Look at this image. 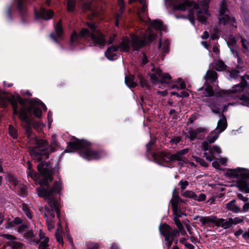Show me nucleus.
Here are the masks:
<instances>
[{
    "label": "nucleus",
    "instance_id": "obj_18",
    "mask_svg": "<svg viewBox=\"0 0 249 249\" xmlns=\"http://www.w3.org/2000/svg\"><path fill=\"white\" fill-rule=\"evenodd\" d=\"M35 13L36 18H42L46 20L51 19L53 13L51 10H46L43 8H41L38 12L35 9Z\"/></svg>",
    "mask_w": 249,
    "mask_h": 249
},
{
    "label": "nucleus",
    "instance_id": "obj_60",
    "mask_svg": "<svg viewBox=\"0 0 249 249\" xmlns=\"http://www.w3.org/2000/svg\"><path fill=\"white\" fill-rule=\"evenodd\" d=\"M15 224L13 221H11L6 224V225L5 226V228H6V229L11 228L15 226Z\"/></svg>",
    "mask_w": 249,
    "mask_h": 249
},
{
    "label": "nucleus",
    "instance_id": "obj_43",
    "mask_svg": "<svg viewBox=\"0 0 249 249\" xmlns=\"http://www.w3.org/2000/svg\"><path fill=\"white\" fill-rule=\"evenodd\" d=\"M241 43L242 47L246 50H248L249 48V41L241 37Z\"/></svg>",
    "mask_w": 249,
    "mask_h": 249
},
{
    "label": "nucleus",
    "instance_id": "obj_32",
    "mask_svg": "<svg viewBox=\"0 0 249 249\" xmlns=\"http://www.w3.org/2000/svg\"><path fill=\"white\" fill-rule=\"evenodd\" d=\"M30 0H18V8L21 12H24L25 10V3L29 2Z\"/></svg>",
    "mask_w": 249,
    "mask_h": 249
},
{
    "label": "nucleus",
    "instance_id": "obj_27",
    "mask_svg": "<svg viewBox=\"0 0 249 249\" xmlns=\"http://www.w3.org/2000/svg\"><path fill=\"white\" fill-rule=\"evenodd\" d=\"M208 106L210 107L212 111L214 113H220L221 105L219 104V102L216 101L214 103H210L209 104Z\"/></svg>",
    "mask_w": 249,
    "mask_h": 249
},
{
    "label": "nucleus",
    "instance_id": "obj_34",
    "mask_svg": "<svg viewBox=\"0 0 249 249\" xmlns=\"http://www.w3.org/2000/svg\"><path fill=\"white\" fill-rule=\"evenodd\" d=\"M226 65L221 61L219 60L215 63L214 68L218 71H222L226 69Z\"/></svg>",
    "mask_w": 249,
    "mask_h": 249
},
{
    "label": "nucleus",
    "instance_id": "obj_53",
    "mask_svg": "<svg viewBox=\"0 0 249 249\" xmlns=\"http://www.w3.org/2000/svg\"><path fill=\"white\" fill-rule=\"evenodd\" d=\"M19 189L20 192L21 193V195L22 196H25L26 194V187L25 186L23 185H20L19 186Z\"/></svg>",
    "mask_w": 249,
    "mask_h": 249
},
{
    "label": "nucleus",
    "instance_id": "obj_47",
    "mask_svg": "<svg viewBox=\"0 0 249 249\" xmlns=\"http://www.w3.org/2000/svg\"><path fill=\"white\" fill-rule=\"evenodd\" d=\"M174 217L179 218L182 215V213L178 210V208L173 209Z\"/></svg>",
    "mask_w": 249,
    "mask_h": 249
},
{
    "label": "nucleus",
    "instance_id": "obj_57",
    "mask_svg": "<svg viewBox=\"0 0 249 249\" xmlns=\"http://www.w3.org/2000/svg\"><path fill=\"white\" fill-rule=\"evenodd\" d=\"M155 141L153 140H151L148 143L146 144L147 151L149 152L150 150L151 147L154 144Z\"/></svg>",
    "mask_w": 249,
    "mask_h": 249
},
{
    "label": "nucleus",
    "instance_id": "obj_55",
    "mask_svg": "<svg viewBox=\"0 0 249 249\" xmlns=\"http://www.w3.org/2000/svg\"><path fill=\"white\" fill-rule=\"evenodd\" d=\"M36 105V103L32 104V100L30 102V106L26 107L27 112H30L34 110V106Z\"/></svg>",
    "mask_w": 249,
    "mask_h": 249
},
{
    "label": "nucleus",
    "instance_id": "obj_44",
    "mask_svg": "<svg viewBox=\"0 0 249 249\" xmlns=\"http://www.w3.org/2000/svg\"><path fill=\"white\" fill-rule=\"evenodd\" d=\"M206 197V196L204 194H200L198 196L196 194V196L195 197L194 200L198 201H202L205 200Z\"/></svg>",
    "mask_w": 249,
    "mask_h": 249
},
{
    "label": "nucleus",
    "instance_id": "obj_20",
    "mask_svg": "<svg viewBox=\"0 0 249 249\" xmlns=\"http://www.w3.org/2000/svg\"><path fill=\"white\" fill-rule=\"evenodd\" d=\"M55 34H50V37L55 42H57V38H60L61 37V35L63 32V29L61 24V21H59L58 23L55 26Z\"/></svg>",
    "mask_w": 249,
    "mask_h": 249
},
{
    "label": "nucleus",
    "instance_id": "obj_35",
    "mask_svg": "<svg viewBox=\"0 0 249 249\" xmlns=\"http://www.w3.org/2000/svg\"><path fill=\"white\" fill-rule=\"evenodd\" d=\"M22 210L29 219H31L32 218V213H31L27 204L25 203H23L22 204Z\"/></svg>",
    "mask_w": 249,
    "mask_h": 249
},
{
    "label": "nucleus",
    "instance_id": "obj_56",
    "mask_svg": "<svg viewBox=\"0 0 249 249\" xmlns=\"http://www.w3.org/2000/svg\"><path fill=\"white\" fill-rule=\"evenodd\" d=\"M140 84L142 87H146L148 88V85H147L146 81L142 78H140Z\"/></svg>",
    "mask_w": 249,
    "mask_h": 249
},
{
    "label": "nucleus",
    "instance_id": "obj_42",
    "mask_svg": "<svg viewBox=\"0 0 249 249\" xmlns=\"http://www.w3.org/2000/svg\"><path fill=\"white\" fill-rule=\"evenodd\" d=\"M33 113H34V114L37 118H39L41 117V115H42L41 110L40 108H38L37 107L34 106Z\"/></svg>",
    "mask_w": 249,
    "mask_h": 249
},
{
    "label": "nucleus",
    "instance_id": "obj_61",
    "mask_svg": "<svg viewBox=\"0 0 249 249\" xmlns=\"http://www.w3.org/2000/svg\"><path fill=\"white\" fill-rule=\"evenodd\" d=\"M214 158V157L213 155V154H212L210 152H209V154L208 156H207L206 160L210 161H211L213 160Z\"/></svg>",
    "mask_w": 249,
    "mask_h": 249
},
{
    "label": "nucleus",
    "instance_id": "obj_51",
    "mask_svg": "<svg viewBox=\"0 0 249 249\" xmlns=\"http://www.w3.org/2000/svg\"><path fill=\"white\" fill-rule=\"evenodd\" d=\"M179 184L180 186V189L182 190H183L189 185V183H188V182L187 181H186V180L185 181L181 180V181H180V182L179 183Z\"/></svg>",
    "mask_w": 249,
    "mask_h": 249
},
{
    "label": "nucleus",
    "instance_id": "obj_21",
    "mask_svg": "<svg viewBox=\"0 0 249 249\" xmlns=\"http://www.w3.org/2000/svg\"><path fill=\"white\" fill-rule=\"evenodd\" d=\"M217 78V73L213 70H209L204 76V78L206 80V84L213 83Z\"/></svg>",
    "mask_w": 249,
    "mask_h": 249
},
{
    "label": "nucleus",
    "instance_id": "obj_16",
    "mask_svg": "<svg viewBox=\"0 0 249 249\" xmlns=\"http://www.w3.org/2000/svg\"><path fill=\"white\" fill-rule=\"evenodd\" d=\"M229 10L227 8V4L225 1H222L219 10V15L218 19L219 22L226 25L229 24L231 25H234L233 23L235 22V19L231 17L229 15Z\"/></svg>",
    "mask_w": 249,
    "mask_h": 249
},
{
    "label": "nucleus",
    "instance_id": "obj_52",
    "mask_svg": "<svg viewBox=\"0 0 249 249\" xmlns=\"http://www.w3.org/2000/svg\"><path fill=\"white\" fill-rule=\"evenodd\" d=\"M209 142L208 141H206V142H203L202 143V148L203 149V150L204 151H207V150H209V152H210V149H211V148H210V145H209Z\"/></svg>",
    "mask_w": 249,
    "mask_h": 249
},
{
    "label": "nucleus",
    "instance_id": "obj_33",
    "mask_svg": "<svg viewBox=\"0 0 249 249\" xmlns=\"http://www.w3.org/2000/svg\"><path fill=\"white\" fill-rule=\"evenodd\" d=\"M9 244L12 249H21L23 246L22 243L15 241H11Z\"/></svg>",
    "mask_w": 249,
    "mask_h": 249
},
{
    "label": "nucleus",
    "instance_id": "obj_5",
    "mask_svg": "<svg viewBox=\"0 0 249 249\" xmlns=\"http://www.w3.org/2000/svg\"><path fill=\"white\" fill-rule=\"evenodd\" d=\"M34 143L35 146L31 147L29 151L32 158L37 161L48 159L49 154L55 151L54 145H57L56 137L54 134L52 136V142L50 145L46 140L38 138L34 139Z\"/></svg>",
    "mask_w": 249,
    "mask_h": 249
},
{
    "label": "nucleus",
    "instance_id": "obj_39",
    "mask_svg": "<svg viewBox=\"0 0 249 249\" xmlns=\"http://www.w3.org/2000/svg\"><path fill=\"white\" fill-rule=\"evenodd\" d=\"M182 196L188 198H191L194 199L196 196V194L192 191H186L182 194Z\"/></svg>",
    "mask_w": 249,
    "mask_h": 249
},
{
    "label": "nucleus",
    "instance_id": "obj_22",
    "mask_svg": "<svg viewBox=\"0 0 249 249\" xmlns=\"http://www.w3.org/2000/svg\"><path fill=\"white\" fill-rule=\"evenodd\" d=\"M198 91L200 92V93H201L202 96L204 97L211 96L214 93L212 87L208 85H206L205 87L199 88Z\"/></svg>",
    "mask_w": 249,
    "mask_h": 249
},
{
    "label": "nucleus",
    "instance_id": "obj_17",
    "mask_svg": "<svg viewBox=\"0 0 249 249\" xmlns=\"http://www.w3.org/2000/svg\"><path fill=\"white\" fill-rule=\"evenodd\" d=\"M153 72L150 74V79L153 83L160 82L161 83H168L170 82L171 77L168 73H162L161 71L157 69L156 70L154 66L151 69Z\"/></svg>",
    "mask_w": 249,
    "mask_h": 249
},
{
    "label": "nucleus",
    "instance_id": "obj_30",
    "mask_svg": "<svg viewBox=\"0 0 249 249\" xmlns=\"http://www.w3.org/2000/svg\"><path fill=\"white\" fill-rule=\"evenodd\" d=\"M99 1L97 0H93L90 3H86L84 4V8L85 9L91 10L93 11L95 9L97 8L96 4H98Z\"/></svg>",
    "mask_w": 249,
    "mask_h": 249
},
{
    "label": "nucleus",
    "instance_id": "obj_7",
    "mask_svg": "<svg viewBox=\"0 0 249 249\" xmlns=\"http://www.w3.org/2000/svg\"><path fill=\"white\" fill-rule=\"evenodd\" d=\"M76 150H80L81 156L89 160L99 159L105 155L103 152L91 150L89 147V144L87 141L75 139L74 142H69L68 149L66 150V151L72 152Z\"/></svg>",
    "mask_w": 249,
    "mask_h": 249
},
{
    "label": "nucleus",
    "instance_id": "obj_25",
    "mask_svg": "<svg viewBox=\"0 0 249 249\" xmlns=\"http://www.w3.org/2000/svg\"><path fill=\"white\" fill-rule=\"evenodd\" d=\"M125 84L129 88H134L137 86V83L135 81V77L130 75L125 77Z\"/></svg>",
    "mask_w": 249,
    "mask_h": 249
},
{
    "label": "nucleus",
    "instance_id": "obj_23",
    "mask_svg": "<svg viewBox=\"0 0 249 249\" xmlns=\"http://www.w3.org/2000/svg\"><path fill=\"white\" fill-rule=\"evenodd\" d=\"M235 200H232L226 204V208L228 211H230L235 213L241 212V208L238 207L235 204Z\"/></svg>",
    "mask_w": 249,
    "mask_h": 249
},
{
    "label": "nucleus",
    "instance_id": "obj_46",
    "mask_svg": "<svg viewBox=\"0 0 249 249\" xmlns=\"http://www.w3.org/2000/svg\"><path fill=\"white\" fill-rule=\"evenodd\" d=\"M210 152L213 154L214 153L220 154L221 153V150L219 146H214L212 148H211V149H210Z\"/></svg>",
    "mask_w": 249,
    "mask_h": 249
},
{
    "label": "nucleus",
    "instance_id": "obj_37",
    "mask_svg": "<svg viewBox=\"0 0 249 249\" xmlns=\"http://www.w3.org/2000/svg\"><path fill=\"white\" fill-rule=\"evenodd\" d=\"M9 133L14 139L17 137V130L11 124L9 126Z\"/></svg>",
    "mask_w": 249,
    "mask_h": 249
},
{
    "label": "nucleus",
    "instance_id": "obj_48",
    "mask_svg": "<svg viewBox=\"0 0 249 249\" xmlns=\"http://www.w3.org/2000/svg\"><path fill=\"white\" fill-rule=\"evenodd\" d=\"M249 210V201H247V202H245V204L243 206L242 208L241 209V211L240 213H246L248 212Z\"/></svg>",
    "mask_w": 249,
    "mask_h": 249
},
{
    "label": "nucleus",
    "instance_id": "obj_29",
    "mask_svg": "<svg viewBox=\"0 0 249 249\" xmlns=\"http://www.w3.org/2000/svg\"><path fill=\"white\" fill-rule=\"evenodd\" d=\"M58 225L59 227L57 228L56 232H55V237L57 241L61 244H63V240L61 235L62 233V226L60 225V223L58 222Z\"/></svg>",
    "mask_w": 249,
    "mask_h": 249
},
{
    "label": "nucleus",
    "instance_id": "obj_40",
    "mask_svg": "<svg viewBox=\"0 0 249 249\" xmlns=\"http://www.w3.org/2000/svg\"><path fill=\"white\" fill-rule=\"evenodd\" d=\"M36 103V105L41 106L45 111L47 110V107L45 105L37 98H35L32 100V104Z\"/></svg>",
    "mask_w": 249,
    "mask_h": 249
},
{
    "label": "nucleus",
    "instance_id": "obj_3",
    "mask_svg": "<svg viewBox=\"0 0 249 249\" xmlns=\"http://www.w3.org/2000/svg\"><path fill=\"white\" fill-rule=\"evenodd\" d=\"M28 177H31L34 180H37L39 178H41V186L36 189L37 193L38 189L44 187H47L46 189L47 192H49L50 190L52 189V193L54 194V196H56L57 194L59 193L61 189V184L59 181H55L52 187L48 185V182L51 181L53 179L52 176V167L50 163L42 162L37 165V169L39 175L31 168V163L30 162H28Z\"/></svg>",
    "mask_w": 249,
    "mask_h": 249
},
{
    "label": "nucleus",
    "instance_id": "obj_64",
    "mask_svg": "<svg viewBox=\"0 0 249 249\" xmlns=\"http://www.w3.org/2000/svg\"><path fill=\"white\" fill-rule=\"evenodd\" d=\"M184 245L185 247H186L188 249H195L194 245L190 243H184Z\"/></svg>",
    "mask_w": 249,
    "mask_h": 249
},
{
    "label": "nucleus",
    "instance_id": "obj_4",
    "mask_svg": "<svg viewBox=\"0 0 249 249\" xmlns=\"http://www.w3.org/2000/svg\"><path fill=\"white\" fill-rule=\"evenodd\" d=\"M47 187H44L38 189V195L40 197H44L47 201L48 205L44 207V213L48 229L51 231L54 227V212H55L58 218H60L59 203L55 198V196L52 193L53 190L47 192Z\"/></svg>",
    "mask_w": 249,
    "mask_h": 249
},
{
    "label": "nucleus",
    "instance_id": "obj_9",
    "mask_svg": "<svg viewBox=\"0 0 249 249\" xmlns=\"http://www.w3.org/2000/svg\"><path fill=\"white\" fill-rule=\"evenodd\" d=\"M195 219L198 220L204 226H211L212 224L218 227L227 229L232 225L241 223L244 221V218L242 217H236L234 218H229L227 219L218 218L216 216L210 215L209 216H196Z\"/></svg>",
    "mask_w": 249,
    "mask_h": 249
},
{
    "label": "nucleus",
    "instance_id": "obj_62",
    "mask_svg": "<svg viewBox=\"0 0 249 249\" xmlns=\"http://www.w3.org/2000/svg\"><path fill=\"white\" fill-rule=\"evenodd\" d=\"M189 239H190V241L194 244L198 242V239L194 236H190L189 237Z\"/></svg>",
    "mask_w": 249,
    "mask_h": 249
},
{
    "label": "nucleus",
    "instance_id": "obj_63",
    "mask_svg": "<svg viewBox=\"0 0 249 249\" xmlns=\"http://www.w3.org/2000/svg\"><path fill=\"white\" fill-rule=\"evenodd\" d=\"M27 228V226L26 225H21L18 227V231L19 233L22 232L24 229Z\"/></svg>",
    "mask_w": 249,
    "mask_h": 249
},
{
    "label": "nucleus",
    "instance_id": "obj_15",
    "mask_svg": "<svg viewBox=\"0 0 249 249\" xmlns=\"http://www.w3.org/2000/svg\"><path fill=\"white\" fill-rule=\"evenodd\" d=\"M160 233L164 236L165 246L169 249L173 243L174 238L179 236V231L176 229H172L171 227L166 224H163L160 228Z\"/></svg>",
    "mask_w": 249,
    "mask_h": 249
},
{
    "label": "nucleus",
    "instance_id": "obj_24",
    "mask_svg": "<svg viewBox=\"0 0 249 249\" xmlns=\"http://www.w3.org/2000/svg\"><path fill=\"white\" fill-rule=\"evenodd\" d=\"M205 131V129L202 127L197 128L196 129H190L188 132V137L191 141H193L197 138V136L198 134L203 132Z\"/></svg>",
    "mask_w": 249,
    "mask_h": 249
},
{
    "label": "nucleus",
    "instance_id": "obj_26",
    "mask_svg": "<svg viewBox=\"0 0 249 249\" xmlns=\"http://www.w3.org/2000/svg\"><path fill=\"white\" fill-rule=\"evenodd\" d=\"M220 133V132H219L217 129L213 130L207 137V140L208 142L209 143L214 142L218 138Z\"/></svg>",
    "mask_w": 249,
    "mask_h": 249
},
{
    "label": "nucleus",
    "instance_id": "obj_10",
    "mask_svg": "<svg viewBox=\"0 0 249 249\" xmlns=\"http://www.w3.org/2000/svg\"><path fill=\"white\" fill-rule=\"evenodd\" d=\"M241 79L242 82L241 83L235 85L232 89L223 92L228 96L239 98L243 105L249 107V85L243 77Z\"/></svg>",
    "mask_w": 249,
    "mask_h": 249
},
{
    "label": "nucleus",
    "instance_id": "obj_31",
    "mask_svg": "<svg viewBox=\"0 0 249 249\" xmlns=\"http://www.w3.org/2000/svg\"><path fill=\"white\" fill-rule=\"evenodd\" d=\"M179 201H182V199L180 198L178 195H174L173 198L170 200L172 209H175L178 208V203Z\"/></svg>",
    "mask_w": 249,
    "mask_h": 249
},
{
    "label": "nucleus",
    "instance_id": "obj_54",
    "mask_svg": "<svg viewBox=\"0 0 249 249\" xmlns=\"http://www.w3.org/2000/svg\"><path fill=\"white\" fill-rule=\"evenodd\" d=\"M237 197L244 202H247V201H249V198L246 196H244L242 194L238 193L237 195Z\"/></svg>",
    "mask_w": 249,
    "mask_h": 249
},
{
    "label": "nucleus",
    "instance_id": "obj_8",
    "mask_svg": "<svg viewBox=\"0 0 249 249\" xmlns=\"http://www.w3.org/2000/svg\"><path fill=\"white\" fill-rule=\"evenodd\" d=\"M87 25L89 29H83L79 35H77L75 32L72 34L71 39V43L80 37H90L95 45L105 46L106 43L105 36L100 31L98 27L90 22H87Z\"/></svg>",
    "mask_w": 249,
    "mask_h": 249
},
{
    "label": "nucleus",
    "instance_id": "obj_36",
    "mask_svg": "<svg viewBox=\"0 0 249 249\" xmlns=\"http://www.w3.org/2000/svg\"><path fill=\"white\" fill-rule=\"evenodd\" d=\"M75 0H68L67 9L69 12L73 11L75 8Z\"/></svg>",
    "mask_w": 249,
    "mask_h": 249
},
{
    "label": "nucleus",
    "instance_id": "obj_49",
    "mask_svg": "<svg viewBox=\"0 0 249 249\" xmlns=\"http://www.w3.org/2000/svg\"><path fill=\"white\" fill-rule=\"evenodd\" d=\"M88 247L87 249H99V245L95 243H89L87 244Z\"/></svg>",
    "mask_w": 249,
    "mask_h": 249
},
{
    "label": "nucleus",
    "instance_id": "obj_1",
    "mask_svg": "<svg viewBox=\"0 0 249 249\" xmlns=\"http://www.w3.org/2000/svg\"><path fill=\"white\" fill-rule=\"evenodd\" d=\"M211 0H198V4L189 0H164L167 6L170 7L174 11H185L189 10V18L191 23L194 25L195 15L194 10H197L196 18L202 23L205 22L210 16L208 12V4Z\"/></svg>",
    "mask_w": 249,
    "mask_h": 249
},
{
    "label": "nucleus",
    "instance_id": "obj_14",
    "mask_svg": "<svg viewBox=\"0 0 249 249\" xmlns=\"http://www.w3.org/2000/svg\"><path fill=\"white\" fill-rule=\"evenodd\" d=\"M39 239L36 237L33 232L31 231H28L24 233V237L30 244L36 245L38 243L39 240H43L40 243L39 249H49L47 248L49 246V238L45 236L44 233L41 230H39Z\"/></svg>",
    "mask_w": 249,
    "mask_h": 249
},
{
    "label": "nucleus",
    "instance_id": "obj_58",
    "mask_svg": "<svg viewBox=\"0 0 249 249\" xmlns=\"http://www.w3.org/2000/svg\"><path fill=\"white\" fill-rule=\"evenodd\" d=\"M180 141V138L179 137H176L174 138H172L171 140V142H172L173 143H175L177 144Z\"/></svg>",
    "mask_w": 249,
    "mask_h": 249
},
{
    "label": "nucleus",
    "instance_id": "obj_38",
    "mask_svg": "<svg viewBox=\"0 0 249 249\" xmlns=\"http://www.w3.org/2000/svg\"><path fill=\"white\" fill-rule=\"evenodd\" d=\"M170 42L169 40L166 39L164 41L162 45V49L164 53H167L169 49V45Z\"/></svg>",
    "mask_w": 249,
    "mask_h": 249
},
{
    "label": "nucleus",
    "instance_id": "obj_13",
    "mask_svg": "<svg viewBox=\"0 0 249 249\" xmlns=\"http://www.w3.org/2000/svg\"><path fill=\"white\" fill-rule=\"evenodd\" d=\"M142 4V7L138 13L139 19L146 24H150L156 30H164V26L161 21L158 20H154L151 21L150 19L147 17V5L146 0H138Z\"/></svg>",
    "mask_w": 249,
    "mask_h": 249
},
{
    "label": "nucleus",
    "instance_id": "obj_2",
    "mask_svg": "<svg viewBox=\"0 0 249 249\" xmlns=\"http://www.w3.org/2000/svg\"><path fill=\"white\" fill-rule=\"evenodd\" d=\"M157 37V35L153 30L149 29L146 31L142 38L136 35L130 36L131 40L128 38H124L120 46H112L109 47L105 53L107 57L110 60L114 59L116 56V52L120 48L121 51L127 52L129 50L130 46L134 51H138L147 43L153 41Z\"/></svg>",
    "mask_w": 249,
    "mask_h": 249
},
{
    "label": "nucleus",
    "instance_id": "obj_45",
    "mask_svg": "<svg viewBox=\"0 0 249 249\" xmlns=\"http://www.w3.org/2000/svg\"><path fill=\"white\" fill-rule=\"evenodd\" d=\"M195 160L197 162L200 163V165L204 167L208 166V164L206 163L204 160L199 157H195Z\"/></svg>",
    "mask_w": 249,
    "mask_h": 249
},
{
    "label": "nucleus",
    "instance_id": "obj_59",
    "mask_svg": "<svg viewBox=\"0 0 249 249\" xmlns=\"http://www.w3.org/2000/svg\"><path fill=\"white\" fill-rule=\"evenodd\" d=\"M243 237L246 240H249V228L243 234Z\"/></svg>",
    "mask_w": 249,
    "mask_h": 249
},
{
    "label": "nucleus",
    "instance_id": "obj_50",
    "mask_svg": "<svg viewBox=\"0 0 249 249\" xmlns=\"http://www.w3.org/2000/svg\"><path fill=\"white\" fill-rule=\"evenodd\" d=\"M230 76L231 78H237L239 76V71L236 70H232L230 72Z\"/></svg>",
    "mask_w": 249,
    "mask_h": 249
},
{
    "label": "nucleus",
    "instance_id": "obj_12",
    "mask_svg": "<svg viewBox=\"0 0 249 249\" xmlns=\"http://www.w3.org/2000/svg\"><path fill=\"white\" fill-rule=\"evenodd\" d=\"M231 176L240 178L236 182V186L240 191L249 193V183L244 179H249V170L247 168L238 167L230 170Z\"/></svg>",
    "mask_w": 249,
    "mask_h": 249
},
{
    "label": "nucleus",
    "instance_id": "obj_19",
    "mask_svg": "<svg viewBox=\"0 0 249 249\" xmlns=\"http://www.w3.org/2000/svg\"><path fill=\"white\" fill-rule=\"evenodd\" d=\"M227 106H225L222 110V113L221 115V118L218 121L217 127L215 129H217L219 132H222L227 126L226 117L223 114V112L226 110Z\"/></svg>",
    "mask_w": 249,
    "mask_h": 249
},
{
    "label": "nucleus",
    "instance_id": "obj_28",
    "mask_svg": "<svg viewBox=\"0 0 249 249\" xmlns=\"http://www.w3.org/2000/svg\"><path fill=\"white\" fill-rule=\"evenodd\" d=\"M118 5L120 7V9H119V13H118L116 15V20L115 22V24L117 26H118V21L120 19L121 15L123 13V12L124 11V0H118Z\"/></svg>",
    "mask_w": 249,
    "mask_h": 249
},
{
    "label": "nucleus",
    "instance_id": "obj_11",
    "mask_svg": "<svg viewBox=\"0 0 249 249\" xmlns=\"http://www.w3.org/2000/svg\"><path fill=\"white\" fill-rule=\"evenodd\" d=\"M188 151V149L186 148L173 154L165 152H159L153 154V157L155 161L159 164H160L161 162H168L178 161L179 165L183 166L186 161L184 155L187 154Z\"/></svg>",
    "mask_w": 249,
    "mask_h": 249
},
{
    "label": "nucleus",
    "instance_id": "obj_6",
    "mask_svg": "<svg viewBox=\"0 0 249 249\" xmlns=\"http://www.w3.org/2000/svg\"><path fill=\"white\" fill-rule=\"evenodd\" d=\"M7 101L11 104L13 114L16 115L19 114V118L27 124L30 123V120L27 115L26 107L23 105V101L19 95L14 96L0 90V106L5 107H7Z\"/></svg>",
    "mask_w": 249,
    "mask_h": 249
},
{
    "label": "nucleus",
    "instance_id": "obj_41",
    "mask_svg": "<svg viewBox=\"0 0 249 249\" xmlns=\"http://www.w3.org/2000/svg\"><path fill=\"white\" fill-rule=\"evenodd\" d=\"M174 222H175L176 226H177V227L178 229V231H179V232H181L182 230H183V226L182 223H181V222L180 221L179 218L174 217Z\"/></svg>",
    "mask_w": 249,
    "mask_h": 249
}]
</instances>
